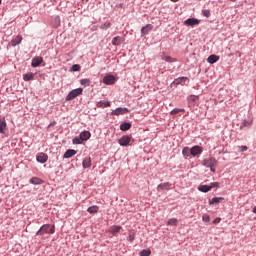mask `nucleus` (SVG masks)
Returning <instances> with one entry per match:
<instances>
[{
  "label": "nucleus",
  "mask_w": 256,
  "mask_h": 256,
  "mask_svg": "<svg viewBox=\"0 0 256 256\" xmlns=\"http://www.w3.org/2000/svg\"><path fill=\"white\" fill-rule=\"evenodd\" d=\"M96 107H98L100 109H105V107H111V102L101 100V101L97 102Z\"/></svg>",
  "instance_id": "22"
},
{
  "label": "nucleus",
  "mask_w": 256,
  "mask_h": 256,
  "mask_svg": "<svg viewBox=\"0 0 256 256\" xmlns=\"http://www.w3.org/2000/svg\"><path fill=\"white\" fill-rule=\"evenodd\" d=\"M29 183H31V185H43V183H45L43 181V179L39 178V177H32L29 180Z\"/></svg>",
  "instance_id": "24"
},
{
  "label": "nucleus",
  "mask_w": 256,
  "mask_h": 256,
  "mask_svg": "<svg viewBox=\"0 0 256 256\" xmlns=\"http://www.w3.org/2000/svg\"><path fill=\"white\" fill-rule=\"evenodd\" d=\"M209 185H210V190H211V189H217L218 187H220L221 183H219V182H212Z\"/></svg>",
  "instance_id": "40"
},
{
  "label": "nucleus",
  "mask_w": 256,
  "mask_h": 256,
  "mask_svg": "<svg viewBox=\"0 0 256 256\" xmlns=\"http://www.w3.org/2000/svg\"><path fill=\"white\" fill-rule=\"evenodd\" d=\"M153 31V25L152 24H147L146 26H143L141 28V36L145 37V35H149Z\"/></svg>",
  "instance_id": "13"
},
{
  "label": "nucleus",
  "mask_w": 256,
  "mask_h": 256,
  "mask_svg": "<svg viewBox=\"0 0 256 256\" xmlns=\"http://www.w3.org/2000/svg\"><path fill=\"white\" fill-rule=\"evenodd\" d=\"M214 225H217V223H221V218L217 217L214 221H213Z\"/></svg>",
  "instance_id": "45"
},
{
  "label": "nucleus",
  "mask_w": 256,
  "mask_h": 256,
  "mask_svg": "<svg viewBox=\"0 0 256 256\" xmlns=\"http://www.w3.org/2000/svg\"><path fill=\"white\" fill-rule=\"evenodd\" d=\"M233 3H235V1H237V0H231Z\"/></svg>",
  "instance_id": "50"
},
{
  "label": "nucleus",
  "mask_w": 256,
  "mask_h": 256,
  "mask_svg": "<svg viewBox=\"0 0 256 256\" xmlns=\"http://www.w3.org/2000/svg\"><path fill=\"white\" fill-rule=\"evenodd\" d=\"M200 23L201 20L197 18H188L184 21V25H186V27H197Z\"/></svg>",
  "instance_id": "9"
},
{
  "label": "nucleus",
  "mask_w": 256,
  "mask_h": 256,
  "mask_svg": "<svg viewBox=\"0 0 256 256\" xmlns=\"http://www.w3.org/2000/svg\"><path fill=\"white\" fill-rule=\"evenodd\" d=\"M198 191H200V193H209V191H211V187L210 185H199L198 186Z\"/></svg>",
  "instance_id": "27"
},
{
  "label": "nucleus",
  "mask_w": 256,
  "mask_h": 256,
  "mask_svg": "<svg viewBox=\"0 0 256 256\" xmlns=\"http://www.w3.org/2000/svg\"><path fill=\"white\" fill-rule=\"evenodd\" d=\"M21 41H23V36L18 35L9 42V45H11V47H17V45H20Z\"/></svg>",
  "instance_id": "16"
},
{
  "label": "nucleus",
  "mask_w": 256,
  "mask_h": 256,
  "mask_svg": "<svg viewBox=\"0 0 256 256\" xmlns=\"http://www.w3.org/2000/svg\"><path fill=\"white\" fill-rule=\"evenodd\" d=\"M171 183L169 182H164V183H161L157 186V191L158 192H161V191H169V189H171Z\"/></svg>",
  "instance_id": "14"
},
{
  "label": "nucleus",
  "mask_w": 256,
  "mask_h": 256,
  "mask_svg": "<svg viewBox=\"0 0 256 256\" xmlns=\"http://www.w3.org/2000/svg\"><path fill=\"white\" fill-rule=\"evenodd\" d=\"M252 213H254V214L256 215V206H254V207L252 208Z\"/></svg>",
  "instance_id": "47"
},
{
  "label": "nucleus",
  "mask_w": 256,
  "mask_h": 256,
  "mask_svg": "<svg viewBox=\"0 0 256 256\" xmlns=\"http://www.w3.org/2000/svg\"><path fill=\"white\" fill-rule=\"evenodd\" d=\"M33 79H35V74L33 72L28 74H23L24 81H33Z\"/></svg>",
  "instance_id": "30"
},
{
  "label": "nucleus",
  "mask_w": 256,
  "mask_h": 256,
  "mask_svg": "<svg viewBox=\"0 0 256 256\" xmlns=\"http://www.w3.org/2000/svg\"><path fill=\"white\" fill-rule=\"evenodd\" d=\"M55 224H43L40 229L36 232V237H43L45 234L54 235Z\"/></svg>",
  "instance_id": "1"
},
{
  "label": "nucleus",
  "mask_w": 256,
  "mask_h": 256,
  "mask_svg": "<svg viewBox=\"0 0 256 256\" xmlns=\"http://www.w3.org/2000/svg\"><path fill=\"white\" fill-rule=\"evenodd\" d=\"M80 85L82 87H90L91 86V80L89 78H84L80 80Z\"/></svg>",
  "instance_id": "31"
},
{
  "label": "nucleus",
  "mask_w": 256,
  "mask_h": 256,
  "mask_svg": "<svg viewBox=\"0 0 256 256\" xmlns=\"http://www.w3.org/2000/svg\"><path fill=\"white\" fill-rule=\"evenodd\" d=\"M104 85H115L117 83V77L113 74H106L103 78Z\"/></svg>",
  "instance_id": "5"
},
{
  "label": "nucleus",
  "mask_w": 256,
  "mask_h": 256,
  "mask_svg": "<svg viewBox=\"0 0 256 256\" xmlns=\"http://www.w3.org/2000/svg\"><path fill=\"white\" fill-rule=\"evenodd\" d=\"M36 161L37 163H41L43 165L46 161H49V156L44 152H39L36 155Z\"/></svg>",
  "instance_id": "10"
},
{
  "label": "nucleus",
  "mask_w": 256,
  "mask_h": 256,
  "mask_svg": "<svg viewBox=\"0 0 256 256\" xmlns=\"http://www.w3.org/2000/svg\"><path fill=\"white\" fill-rule=\"evenodd\" d=\"M91 139V132L84 130L79 136H76L72 139L73 145H81L85 141H89Z\"/></svg>",
  "instance_id": "2"
},
{
  "label": "nucleus",
  "mask_w": 256,
  "mask_h": 256,
  "mask_svg": "<svg viewBox=\"0 0 256 256\" xmlns=\"http://www.w3.org/2000/svg\"><path fill=\"white\" fill-rule=\"evenodd\" d=\"M99 211V206L93 205L88 207L87 212L90 213V215H95Z\"/></svg>",
  "instance_id": "29"
},
{
  "label": "nucleus",
  "mask_w": 256,
  "mask_h": 256,
  "mask_svg": "<svg viewBox=\"0 0 256 256\" xmlns=\"http://www.w3.org/2000/svg\"><path fill=\"white\" fill-rule=\"evenodd\" d=\"M121 229H123L121 226H113L110 230V233H112V235H115V233H119Z\"/></svg>",
  "instance_id": "35"
},
{
  "label": "nucleus",
  "mask_w": 256,
  "mask_h": 256,
  "mask_svg": "<svg viewBox=\"0 0 256 256\" xmlns=\"http://www.w3.org/2000/svg\"><path fill=\"white\" fill-rule=\"evenodd\" d=\"M251 125H253L252 121L249 120H244L242 122V124L240 125V129H243L244 127H251Z\"/></svg>",
  "instance_id": "34"
},
{
  "label": "nucleus",
  "mask_w": 256,
  "mask_h": 256,
  "mask_svg": "<svg viewBox=\"0 0 256 256\" xmlns=\"http://www.w3.org/2000/svg\"><path fill=\"white\" fill-rule=\"evenodd\" d=\"M220 57L217 54H211L208 58H207V63H210V65H215V63H217V61H219Z\"/></svg>",
  "instance_id": "18"
},
{
  "label": "nucleus",
  "mask_w": 256,
  "mask_h": 256,
  "mask_svg": "<svg viewBox=\"0 0 256 256\" xmlns=\"http://www.w3.org/2000/svg\"><path fill=\"white\" fill-rule=\"evenodd\" d=\"M74 155H77V150L75 149H68L63 155V159H71V157H74Z\"/></svg>",
  "instance_id": "17"
},
{
  "label": "nucleus",
  "mask_w": 256,
  "mask_h": 256,
  "mask_svg": "<svg viewBox=\"0 0 256 256\" xmlns=\"http://www.w3.org/2000/svg\"><path fill=\"white\" fill-rule=\"evenodd\" d=\"M83 3H89V0H82Z\"/></svg>",
  "instance_id": "49"
},
{
  "label": "nucleus",
  "mask_w": 256,
  "mask_h": 256,
  "mask_svg": "<svg viewBox=\"0 0 256 256\" xmlns=\"http://www.w3.org/2000/svg\"><path fill=\"white\" fill-rule=\"evenodd\" d=\"M109 27H111V22H105L104 24H102L100 26V29H103L104 31H107V29H109Z\"/></svg>",
  "instance_id": "38"
},
{
  "label": "nucleus",
  "mask_w": 256,
  "mask_h": 256,
  "mask_svg": "<svg viewBox=\"0 0 256 256\" xmlns=\"http://www.w3.org/2000/svg\"><path fill=\"white\" fill-rule=\"evenodd\" d=\"M178 223L179 221L176 218H172L167 221V225L171 227H177Z\"/></svg>",
  "instance_id": "32"
},
{
  "label": "nucleus",
  "mask_w": 256,
  "mask_h": 256,
  "mask_svg": "<svg viewBox=\"0 0 256 256\" xmlns=\"http://www.w3.org/2000/svg\"><path fill=\"white\" fill-rule=\"evenodd\" d=\"M203 153V147L199 145H195L192 148H190V155L191 157H199Z\"/></svg>",
  "instance_id": "8"
},
{
  "label": "nucleus",
  "mask_w": 256,
  "mask_h": 256,
  "mask_svg": "<svg viewBox=\"0 0 256 256\" xmlns=\"http://www.w3.org/2000/svg\"><path fill=\"white\" fill-rule=\"evenodd\" d=\"M202 14H203L204 17L209 19L211 17V10H203Z\"/></svg>",
  "instance_id": "41"
},
{
  "label": "nucleus",
  "mask_w": 256,
  "mask_h": 256,
  "mask_svg": "<svg viewBox=\"0 0 256 256\" xmlns=\"http://www.w3.org/2000/svg\"><path fill=\"white\" fill-rule=\"evenodd\" d=\"M187 81H189L188 77L182 76V77H178L176 79H174V81L170 84L171 89H173V87H177V85H185V83H187Z\"/></svg>",
  "instance_id": "6"
},
{
  "label": "nucleus",
  "mask_w": 256,
  "mask_h": 256,
  "mask_svg": "<svg viewBox=\"0 0 256 256\" xmlns=\"http://www.w3.org/2000/svg\"><path fill=\"white\" fill-rule=\"evenodd\" d=\"M60 26H61V17L55 16L52 20V27H54V29H57Z\"/></svg>",
  "instance_id": "26"
},
{
  "label": "nucleus",
  "mask_w": 256,
  "mask_h": 256,
  "mask_svg": "<svg viewBox=\"0 0 256 256\" xmlns=\"http://www.w3.org/2000/svg\"><path fill=\"white\" fill-rule=\"evenodd\" d=\"M164 61H166V63H175L177 61V59L171 57V56H164L162 58Z\"/></svg>",
  "instance_id": "36"
},
{
  "label": "nucleus",
  "mask_w": 256,
  "mask_h": 256,
  "mask_svg": "<svg viewBox=\"0 0 256 256\" xmlns=\"http://www.w3.org/2000/svg\"><path fill=\"white\" fill-rule=\"evenodd\" d=\"M178 113H185V109H183V108H174L170 112V115H178Z\"/></svg>",
  "instance_id": "33"
},
{
  "label": "nucleus",
  "mask_w": 256,
  "mask_h": 256,
  "mask_svg": "<svg viewBox=\"0 0 256 256\" xmlns=\"http://www.w3.org/2000/svg\"><path fill=\"white\" fill-rule=\"evenodd\" d=\"M127 113H129L128 108L118 107L111 112V115L119 116V115H127Z\"/></svg>",
  "instance_id": "12"
},
{
  "label": "nucleus",
  "mask_w": 256,
  "mask_h": 256,
  "mask_svg": "<svg viewBox=\"0 0 256 256\" xmlns=\"http://www.w3.org/2000/svg\"><path fill=\"white\" fill-rule=\"evenodd\" d=\"M249 148L247 146H239L238 151L239 153H245Z\"/></svg>",
  "instance_id": "43"
},
{
  "label": "nucleus",
  "mask_w": 256,
  "mask_h": 256,
  "mask_svg": "<svg viewBox=\"0 0 256 256\" xmlns=\"http://www.w3.org/2000/svg\"><path fill=\"white\" fill-rule=\"evenodd\" d=\"M182 155L184 159H191V148H189V146H185L182 149Z\"/></svg>",
  "instance_id": "21"
},
{
  "label": "nucleus",
  "mask_w": 256,
  "mask_h": 256,
  "mask_svg": "<svg viewBox=\"0 0 256 256\" xmlns=\"http://www.w3.org/2000/svg\"><path fill=\"white\" fill-rule=\"evenodd\" d=\"M140 256H151V249H143L140 252Z\"/></svg>",
  "instance_id": "37"
},
{
  "label": "nucleus",
  "mask_w": 256,
  "mask_h": 256,
  "mask_svg": "<svg viewBox=\"0 0 256 256\" xmlns=\"http://www.w3.org/2000/svg\"><path fill=\"white\" fill-rule=\"evenodd\" d=\"M1 3H2V0H0V5H1Z\"/></svg>",
  "instance_id": "51"
},
{
  "label": "nucleus",
  "mask_w": 256,
  "mask_h": 256,
  "mask_svg": "<svg viewBox=\"0 0 256 256\" xmlns=\"http://www.w3.org/2000/svg\"><path fill=\"white\" fill-rule=\"evenodd\" d=\"M187 102L189 107H195L197 103L199 102V96L198 95H190L187 97Z\"/></svg>",
  "instance_id": "11"
},
{
  "label": "nucleus",
  "mask_w": 256,
  "mask_h": 256,
  "mask_svg": "<svg viewBox=\"0 0 256 256\" xmlns=\"http://www.w3.org/2000/svg\"><path fill=\"white\" fill-rule=\"evenodd\" d=\"M41 63H43V57L36 56L32 59L31 67H33V68L39 67L41 65Z\"/></svg>",
  "instance_id": "15"
},
{
  "label": "nucleus",
  "mask_w": 256,
  "mask_h": 256,
  "mask_svg": "<svg viewBox=\"0 0 256 256\" xmlns=\"http://www.w3.org/2000/svg\"><path fill=\"white\" fill-rule=\"evenodd\" d=\"M118 144L120 147H129V145H131V136L123 135L120 139H118Z\"/></svg>",
  "instance_id": "7"
},
{
  "label": "nucleus",
  "mask_w": 256,
  "mask_h": 256,
  "mask_svg": "<svg viewBox=\"0 0 256 256\" xmlns=\"http://www.w3.org/2000/svg\"><path fill=\"white\" fill-rule=\"evenodd\" d=\"M71 71H74V72L81 71V65L73 64L71 67Z\"/></svg>",
  "instance_id": "39"
},
{
  "label": "nucleus",
  "mask_w": 256,
  "mask_h": 256,
  "mask_svg": "<svg viewBox=\"0 0 256 256\" xmlns=\"http://www.w3.org/2000/svg\"><path fill=\"white\" fill-rule=\"evenodd\" d=\"M128 241L129 243H133V241H135V234H129Z\"/></svg>",
  "instance_id": "44"
},
{
  "label": "nucleus",
  "mask_w": 256,
  "mask_h": 256,
  "mask_svg": "<svg viewBox=\"0 0 256 256\" xmlns=\"http://www.w3.org/2000/svg\"><path fill=\"white\" fill-rule=\"evenodd\" d=\"M7 131V122L5 121V118L0 119V133L1 135H5Z\"/></svg>",
  "instance_id": "20"
},
{
  "label": "nucleus",
  "mask_w": 256,
  "mask_h": 256,
  "mask_svg": "<svg viewBox=\"0 0 256 256\" xmlns=\"http://www.w3.org/2000/svg\"><path fill=\"white\" fill-rule=\"evenodd\" d=\"M117 7H119L120 9H123V7H125V4L124 3H120L117 5Z\"/></svg>",
  "instance_id": "46"
},
{
  "label": "nucleus",
  "mask_w": 256,
  "mask_h": 256,
  "mask_svg": "<svg viewBox=\"0 0 256 256\" xmlns=\"http://www.w3.org/2000/svg\"><path fill=\"white\" fill-rule=\"evenodd\" d=\"M0 173H3V166L0 165Z\"/></svg>",
  "instance_id": "48"
},
{
  "label": "nucleus",
  "mask_w": 256,
  "mask_h": 256,
  "mask_svg": "<svg viewBox=\"0 0 256 256\" xmlns=\"http://www.w3.org/2000/svg\"><path fill=\"white\" fill-rule=\"evenodd\" d=\"M133 127V124L131 122H122L120 124V131H129Z\"/></svg>",
  "instance_id": "23"
},
{
  "label": "nucleus",
  "mask_w": 256,
  "mask_h": 256,
  "mask_svg": "<svg viewBox=\"0 0 256 256\" xmlns=\"http://www.w3.org/2000/svg\"><path fill=\"white\" fill-rule=\"evenodd\" d=\"M222 201H225L224 197H214L209 200V205H217L221 203Z\"/></svg>",
  "instance_id": "25"
},
{
  "label": "nucleus",
  "mask_w": 256,
  "mask_h": 256,
  "mask_svg": "<svg viewBox=\"0 0 256 256\" xmlns=\"http://www.w3.org/2000/svg\"><path fill=\"white\" fill-rule=\"evenodd\" d=\"M79 95H83V88H76L71 90L68 95L66 96V101H73V99H77Z\"/></svg>",
  "instance_id": "4"
},
{
  "label": "nucleus",
  "mask_w": 256,
  "mask_h": 256,
  "mask_svg": "<svg viewBox=\"0 0 256 256\" xmlns=\"http://www.w3.org/2000/svg\"><path fill=\"white\" fill-rule=\"evenodd\" d=\"M82 167L84 169H89V167H91V157H87L83 160Z\"/></svg>",
  "instance_id": "28"
},
{
  "label": "nucleus",
  "mask_w": 256,
  "mask_h": 256,
  "mask_svg": "<svg viewBox=\"0 0 256 256\" xmlns=\"http://www.w3.org/2000/svg\"><path fill=\"white\" fill-rule=\"evenodd\" d=\"M202 220L204 221V223H209V221H211V217L208 214H204L202 216Z\"/></svg>",
  "instance_id": "42"
},
{
  "label": "nucleus",
  "mask_w": 256,
  "mask_h": 256,
  "mask_svg": "<svg viewBox=\"0 0 256 256\" xmlns=\"http://www.w3.org/2000/svg\"><path fill=\"white\" fill-rule=\"evenodd\" d=\"M123 41H125V38L121 36H116L112 39V45H114V47H119V45H121Z\"/></svg>",
  "instance_id": "19"
},
{
  "label": "nucleus",
  "mask_w": 256,
  "mask_h": 256,
  "mask_svg": "<svg viewBox=\"0 0 256 256\" xmlns=\"http://www.w3.org/2000/svg\"><path fill=\"white\" fill-rule=\"evenodd\" d=\"M202 165L206 168H209L212 173H215V167H217V159L214 157L205 158L202 162Z\"/></svg>",
  "instance_id": "3"
}]
</instances>
